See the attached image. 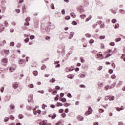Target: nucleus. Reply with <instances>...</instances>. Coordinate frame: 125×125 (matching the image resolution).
Here are the masks:
<instances>
[{"instance_id":"4c0bfd02","label":"nucleus","mask_w":125,"mask_h":125,"mask_svg":"<svg viewBox=\"0 0 125 125\" xmlns=\"http://www.w3.org/2000/svg\"><path fill=\"white\" fill-rule=\"evenodd\" d=\"M67 97H69V98H72V95H71V93H68L67 94Z\"/></svg>"},{"instance_id":"4468645a","label":"nucleus","mask_w":125,"mask_h":125,"mask_svg":"<svg viewBox=\"0 0 125 125\" xmlns=\"http://www.w3.org/2000/svg\"><path fill=\"white\" fill-rule=\"evenodd\" d=\"M13 87L15 89H16V88L18 87V85L16 83L13 84Z\"/></svg>"},{"instance_id":"7c9ffc66","label":"nucleus","mask_w":125,"mask_h":125,"mask_svg":"<svg viewBox=\"0 0 125 125\" xmlns=\"http://www.w3.org/2000/svg\"><path fill=\"white\" fill-rule=\"evenodd\" d=\"M55 82V79L52 78L50 80V83H54Z\"/></svg>"},{"instance_id":"6ab92c4d","label":"nucleus","mask_w":125,"mask_h":125,"mask_svg":"<svg viewBox=\"0 0 125 125\" xmlns=\"http://www.w3.org/2000/svg\"><path fill=\"white\" fill-rule=\"evenodd\" d=\"M67 78L68 79H70L71 80H72V79H73L74 76H72V75H69L67 76Z\"/></svg>"},{"instance_id":"e433bc0d","label":"nucleus","mask_w":125,"mask_h":125,"mask_svg":"<svg viewBox=\"0 0 125 125\" xmlns=\"http://www.w3.org/2000/svg\"><path fill=\"white\" fill-rule=\"evenodd\" d=\"M33 75H34V76H37V75H38V71H34L33 72Z\"/></svg>"},{"instance_id":"c03bdc74","label":"nucleus","mask_w":125,"mask_h":125,"mask_svg":"<svg viewBox=\"0 0 125 125\" xmlns=\"http://www.w3.org/2000/svg\"><path fill=\"white\" fill-rule=\"evenodd\" d=\"M63 112H64V109H60L59 110V113H63Z\"/></svg>"},{"instance_id":"72a5a7b5","label":"nucleus","mask_w":125,"mask_h":125,"mask_svg":"<svg viewBox=\"0 0 125 125\" xmlns=\"http://www.w3.org/2000/svg\"><path fill=\"white\" fill-rule=\"evenodd\" d=\"M58 97H59V95H57L55 98V101H57V100H58Z\"/></svg>"},{"instance_id":"8fccbe9b","label":"nucleus","mask_w":125,"mask_h":125,"mask_svg":"<svg viewBox=\"0 0 125 125\" xmlns=\"http://www.w3.org/2000/svg\"><path fill=\"white\" fill-rule=\"evenodd\" d=\"M109 44L111 46H114V45H115V43L114 42H111L109 43Z\"/></svg>"},{"instance_id":"bf43d9fd","label":"nucleus","mask_w":125,"mask_h":125,"mask_svg":"<svg viewBox=\"0 0 125 125\" xmlns=\"http://www.w3.org/2000/svg\"><path fill=\"white\" fill-rule=\"evenodd\" d=\"M77 22L76 21H72V25H77Z\"/></svg>"},{"instance_id":"1a4fd4ad","label":"nucleus","mask_w":125,"mask_h":125,"mask_svg":"<svg viewBox=\"0 0 125 125\" xmlns=\"http://www.w3.org/2000/svg\"><path fill=\"white\" fill-rule=\"evenodd\" d=\"M90 114H92L91 111L88 110L85 112V115H86V116H88V115H90Z\"/></svg>"},{"instance_id":"b1692460","label":"nucleus","mask_w":125,"mask_h":125,"mask_svg":"<svg viewBox=\"0 0 125 125\" xmlns=\"http://www.w3.org/2000/svg\"><path fill=\"white\" fill-rule=\"evenodd\" d=\"M30 39L29 38H27L26 39L24 40V42H28Z\"/></svg>"},{"instance_id":"393cba45","label":"nucleus","mask_w":125,"mask_h":125,"mask_svg":"<svg viewBox=\"0 0 125 125\" xmlns=\"http://www.w3.org/2000/svg\"><path fill=\"white\" fill-rule=\"evenodd\" d=\"M105 36L104 35V36H101L99 38L101 39V40H104V39H105Z\"/></svg>"},{"instance_id":"5fc2aeb1","label":"nucleus","mask_w":125,"mask_h":125,"mask_svg":"<svg viewBox=\"0 0 125 125\" xmlns=\"http://www.w3.org/2000/svg\"><path fill=\"white\" fill-rule=\"evenodd\" d=\"M113 69H109V74H113Z\"/></svg>"},{"instance_id":"2f4dec72","label":"nucleus","mask_w":125,"mask_h":125,"mask_svg":"<svg viewBox=\"0 0 125 125\" xmlns=\"http://www.w3.org/2000/svg\"><path fill=\"white\" fill-rule=\"evenodd\" d=\"M31 20V18L30 17H28L25 19L26 22H29L30 20Z\"/></svg>"},{"instance_id":"aec40b11","label":"nucleus","mask_w":125,"mask_h":125,"mask_svg":"<svg viewBox=\"0 0 125 125\" xmlns=\"http://www.w3.org/2000/svg\"><path fill=\"white\" fill-rule=\"evenodd\" d=\"M70 105H71V104H68V103H64L63 104V106H64V107H68V106H70Z\"/></svg>"},{"instance_id":"dca6fc26","label":"nucleus","mask_w":125,"mask_h":125,"mask_svg":"<svg viewBox=\"0 0 125 125\" xmlns=\"http://www.w3.org/2000/svg\"><path fill=\"white\" fill-rule=\"evenodd\" d=\"M6 42L5 40H3V42L0 41V45H2V44H4Z\"/></svg>"},{"instance_id":"a18cd8bd","label":"nucleus","mask_w":125,"mask_h":125,"mask_svg":"<svg viewBox=\"0 0 125 125\" xmlns=\"http://www.w3.org/2000/svg\"><path fill=\"white\" fill-rule=\"evenodd\" d=\"M62 118H65V117H66V113H63L62 114Z\"/></svg>"},{"instance_id":"0e129e2a","label":"nucleus","mask_w":125,"mask_h":125,"mask_svg":"<svg viewBox=\"0 0 125 125\" xmlns=\"http://www.w3.org/2000/svg\"><path fill=\"white\" fill-rule=\"evenodd\" d=\"M50 106L51 107V108H52L53 109H54V108H55V105L54 104H51L50 105Z\"/></svg>"},{"instance_id":"774afa93","label":"nucleus","mask_w":125,"mask_h":125,"mask_svg":"<svg viewBox=\"0 0 125 125\" xmlns=\"http://www.w3.org/2000/svg\"><path fill=\"white\" fill-rule=\"evenodd\" d=\"M80 86L81 87H83V88H85V85H83V84H81L80 85Z\"/></svg>"},{"instance_id":"f8f14e48","label":"nucleus","mask_w":125,"mask_h":125,"mask_svg":"<svg viewBox=\"0 0 125 125\" xmlns=\"http://www.w3.org/2000/svg\"><path fill=\"white\" fill-rule=\"evenodd\" d=\"M10 108L11 110H14L15 108V106L13 104H11L10 105Z\"/></svg>"},{"instance_id":"6e6d98bb","label":"nucleus","mask_w":125,"mask_h":125,"mask_svg":"<svg viewBox=\"0 0 125 125\" xmlns=\"http://www.w3.org/2000/svg\"><path fill=\"white\" fill-rule=\"evenodd\" d=\"M42 108L43 110H45V104H42Z\"/></svg>"},{"instance_id":"a878e982","label":"nucleus","mask_w":125,"mask_h":125,"mask_svg":"<svg viewBox=\"0 0 125 125\" xmlns=\"http://www.w3.org/2000/svg\"><path fill=\"white\" fill-rule=\"evenodd\" d=\"M4 25L5 27H8V23H7V21H4Z\"/></svg>"},{"instance_id":"052dcab7","label":"nucleus","mask_w":125,"mask_h":125,"mask_svg":"<svg viewBox=\"0 0 125 125\" xmlns=\"http://www.w3.org/2000/svg\"><path fill=\"white\" fill-rule=\"evenodd\" d=\"M80 77V78H84L85 77V75L81 74Z\"/></svg>"},{"instance_id":"f03ea898","label":"nucleus","mask_w":125,"mask_h":125,"mask_svg":"<svg viewBox=\"0 0 125 125\" xmlns=\"http://www.w3.org/2000/svg\"><path fill=\"white\" fill-rule=\"evenodd\" d=\"M1 63L2 65H4L5 66H6V64H7V59H2Z\"/></svg>"},{"instance_id":"79ce46f5","label":"nucleus","mask_w":125,"mask_h":125,"mask_svg":"<svg viewBox=\"0 0 125 125\" xmlns=\"http://www.w3.org/2000/svg\"><path fill=\"white\" fill-rule=\"evenodd\" d=\"M85 36L87 38H90V37H91V35L89 34H85Z\"/></svg>"},{"instance_id":"a19ab883","label":"nucleus","mask_w":125,"mask_h":125,"mask_svg":"<svg viewBox=\"0 0 125 125\" xmlns=\"http://www.w3.org/2000/svg\"><path fill=\"white\" fill-rule=\"evenodd\" d=\"M119 23L116 24L114 27L115 29H118V28H119Z\"/></svg>"},{"instance_id":"13d9d810","label":"nucleus","mask_w":125,"mask_h":125,"mask_svg":"<svg viewBox=\"0 0 125 125\" xmlns=\"http://www.w3.org/2000/svg\"><path fill=\"white\" fill-rule=\"evenodd\" d=\"M62 14H63V15H64L65 14V10L64 9H62Z\"/></svg>"},{"instance_id":"e2e57ef3","label":"nucleus","mask_w":125,"mask_h":125,"mask_svg":"<svg viewBox=\"0 0 125 125\" xmlns=\"http://www.w3.org/2000/svg\"><path fill=\"white\" fill-rule=\"evenodd\" d=\"M60 64H58L55 66V68H60Z\"/></svg>"},{"instance_id":"338daca9","label":"nucleus","mask_w":125,"mask_h":125,"mask_svg":"<svg viewBox=\"0 0 125 125\" xmlns=\"http://www.w3.org/2000/svg\"><path fill=\"white\" fill-rule=\"evenodd\" d=\"M62 123L61 121H59V122L57 123L56 124V125H61Z\"/></svg>"},{"instance_id":"20e7f679","label":"nucleus","mask_w":125,"mask_h":125,"mask_svg":"<svg viewBox=\"0 0 125 125\" xmlns=\"http://www.w3.org/2000/svg\"><path fill=\"white\" fill-rule=\"evenodd\" d=\"M79 11L80 12V13H83V12H84V9H83V7L82 6L79 7Z\"/></svg>"},{"instance_id":"4d7b16f0","label":"nucleus","mask_w":125,"mask_h":125,"mask_svg":"<svg viewBox=\"0 0 125 125\" xmlns=\"http://www.w3.org/2000/svg\"><path fill=\"white\" fill-rule=\"evenodd\" d=\"M111 79H116V75H112L111 76Z\"/></svg>"},{"instance_id":"ea45409f","label":"nucleus","mask_w":125,"mask_h":125,"mask_svg":"<svg viewBox=\"0 0 125 125\" xmlns=\"http://www.w3.org/2000/svg\"><path fill=\"white\" fill-rule=\"evenodd\" d=\"M1 92H3L4 91V87H1L0 88Z\"/></svg>"},{"instance_id":"37998d69","label":"nucleus","mask_w":125,"mask_h":125,"mask_svg":"<svg viewBox=\"0 0 125 125\" xmlns=\"http://www.w3.org/2000/svg\"><path fill=\"white\" fill-rule=\"evenodd\" d=\"M59 63H60V62L59 61H54V64L55 65H56V64H59Z\"/></svg>"},{"instance_id":"bb28decb","label":"nucleus","mask_w":125,"mask_h":125,"mask_svg":"<svg viewBox=\"0 0 125 125\" xmlns=\"http://www.w3.org/2000/svg\"><path fill=\"white\" fill-rule=\"evenodd\" d=\"M102 69H103V66H100L99 67H98V70L99 71H101V70H102Z\"/></svg>"},{"instance_id":"ddd939ff","label":"nucleus","mask_w":125,"mask_h":125,"mask_svg":"<svg viewBox=\"0 0 125 125\" xmlns=\"http://www.w3.org/2000/svg\"><path fill=\"white\" fill-rule=\"evenodd\" d=\"M119 12L120 13H122V14H125V10L124 9H120L119 10Z\"/></svg>"},{"instance_id":"6e6552de","label":"nucleus","mask_w":125,"mask_h":125,"mask_svg":"<svg viewBox=\"0 0 125 125\" xmlns=\"http://www.w3.org/2000/svg\"><path fill=\"white\" fill-rule=\"evenodd\" d=\"M34 27L35 28H39V21H37L36 22H34Z\"/></svg>"},{"instance_id":"680f3d73","label":"nucleus","mask_w":125,"mask_h":125,"mask_svg":"<svg viewBox=\"0 0 125 125\" xmlns=\"http://www.w3.org/2000/svg\"><path fill=\"white\" fill-rule=\"evenodd\" d=\"M94 42V41L92 39L90 40L89 43H93Z\"/></svg>"},{"instance_id":"412c9836","label":"nucleus","mask_w":125,"mask_h":125,"mask_svg":"<svg viewBox=\"0 0 125 125\" xmlns=\"http://www.w3.org/2000/svg\"><path fill=\"white\" fill-rule=\"evenodd\" d=\"M46 68V66L44 64H43L42 67H41V69L42 70H44Z\"/></svg>"},{"instance_id":"0eeeda50","label":"nucleus","mask_w":125,"mask_h":125,"mask_svg":"<svg viewBox=\"0 0 125 125\" xmlns=\"http://www.w3.org/2000/svg\"><path fill=\"white\" fill-rule=\"evenodd\" d=\"M3 31H4V27L2 24H0V33H1V32H3Z\"/></svg>"},{"instance_id":"49530a36","label":"nucleus","mask_w":125,"mask_h":125,"mask_svg":"<svg viewBox=\"0 0 125 125\" xmlns=\"http://www.w3.org/2000/svg\"><path fill=\"white\" fill-rule=\"evenodd\" d=\"M10 46H14V42H11L10 43Z\"/></svg>"},{"instance_id":"69168bd1","label":"nucleus","mask_w":125,"mask_h":125,"mask_svg":"<svg viewBox=\"0 0 125 125\" xmlns=\"http://www.w3.org/2000/svg\"><path fill=\"white\" fill-rule=\"evenodd\" d=\"M99 111L100 113H103V112H104V110L100 109Z\"/></svg>"},{"instance_id":"423d86ee","label":"nucleus","mask_w":125,"mask_h":125,"mask_svg":"<svg viewBox=\"0 0 125 125\" xmlns=\"http://www.w3.org/2000/svg\"><path fill=\"white\" fill-rule=\"evenodd\" d=\"M74 35H75V33L73 32H70L68 39H69V40H71V39H72V38L74 37Z\"/></svg>"},{"instance_id":"4be33fe9","label":"nucleus","mask_w":125,"mask_h":125,"mask_svg":"<svg viewBox=\"0 0 125 125\" xmlns=\"http://www.w3.org/2000/svg\"><path fill=\"white\" fill-rule=\"evenodd\" d=\"M121 41H122V39H121V38H117L115 40V42H121Z\"/></svg>"},{"instance_id":"473e14b6","label":"nucleus","mask_w":125,"mask_h":125,"mask_svg":"<svg viewBox=\"0 0 125 125\" xmlns=\"http://www.w3.org/2000/svg\"><path fill=\"white\" fill-rule=\"evenodd\" d=\"M66 20H69V19H71V17L69 16H67L65 17Z\"/></svg>"},{"instance_id":"603ef678","label":"nucleus","mask_w":125,"mask_h":125,"mask_svg":"<svg viewBox=\"0 0 125 125\" xmlns=\"http://www.w3.org/2000/svg\"><path fill=\"white\" fill-rule=\"evenodd\" d=\"M51 8L52 9H54V4L53 3L51 4Z\"/></svg>"},{"instance_id":"de8ad7c7","label":"nucleus","mask_w":125,"mask_h":125,"mask_svg":"<svg viewBox=\"0 0 125 125\" xmlns=\"http://www.w3.org/2000/svg\"><path fill=\"white\" fill-rule=\"evenodd\" d=\"M15 70V69H14V68H13V67H11L10 68V72H13Z\"/></svg>"},{"instance_id":"39448f33","label":"nucleus","mask_w":125,"mask_h":125,"mask_svg":"<svg viewBox=\"0 0 125 125\" xmlns=\"http://www.w3.org/2000/svg\"><path fill=\"white\" fill-rule=\"evenodd\" d=\"M83 117L81 116V115H78L77 117V120H78V121H83Z\"/></svg>"},{"instance_id":"c756f323","label":"nucleus","mask_w":125,"mask_h":125,"mask_svg":"<svg viewBox=\"0 0 125 125\" xmlns=\"http://www.w3.org/2000/svg\"><path fill=\"white\" fill-rule=\"evenodd\" d=\"M56 118V114L54 113L52 116V119L53 120V119H55Z\"/></svg>"},{"instance_id":"a211bd4d","label":"nucleus","mask_w":125,"mask_h":125,"mask_svg":"<svg viewBox=\"0 0 125 125\" xmlns=\"http://www.w3.org/2000/svg\"><path fill=\"white\" fill-rule=\"evenodd\" d=\"M46 125V123H45V122L44 121H42L40 123V125Z\"/></svg>"},{"instance_id":"864d4df0","label":"nucleus","mask_w":125,"mask_h":125,"mask_svg":"<svg viewBox=\"0 0 125 125\" xmlns=\"http://www.w3.org/2000/svg\"><path fill=\"white\" fill-rule=\"evenodd\" d=\"M9 99H10L9 97H6L5 100H6V101H9Z\"/></svg>"},{"instance_id":"cd10ccee","label":"nucleus","mask_w":125,"mask_h":125,"mask_svg":"<svg viewBox=\"0 0 125 125\" xmlns=\"http://www.w3.org/2000/svg\"><path fill=\"white\" fill-rule=\"evenodd\" d=\"M112 23H116L117 22V20L116 19H113L111 21Z\"/></svg>"},{"instance_id":"f257e3e1","label":"nucleus","mask_w":125,"mask_h":125,"mask_svg":"<svg viewBox=\"0 0 125 125\" xmlns=\"http://www.w3.org/2000/svg\"><path fill=\"white\" fill-rule=\"evenodd\" d=\"M25 63L26 62L23 59H21L19 61V64L20 65V66H24Z\"/></svg>"},{"instance_id":"c9c22d12","label":"nucleus","mask_w":125,"mask_h":125,"mask_svg":"<svg viewBox=\"0 0 125 125\" xmlns=\"http://www.w3.org/2000/svg\"><path fill=\"white\" fill-rule=\"evenodd\" d=\"M24 25H25V26H29V25H30V23H29V22L26 21V22L24 23Z\"/></svg>"},{"instance_id":"c85d7f7f","label":"nucleus","mask_w":125,"mask_h":125,"mask_svg":"<svg viewBox=\"0 0 125 125\" xmlns=\"http://www.w3.org/2000/svg\"><path fill=\"white\" fill-rule=\"evenodd\" d=\"M57 106L59 107V106H63V104L61 103H57Z\"/></svg>"},{"instance_id":"f704fd0d","label":"nucleus","mask_w":125,"mask_h":125,"mask_svg":"<svg viewBox=\"0 0 125 125\" xmlns=\"http://www.w3.org/2000/svg\"><path fill=\"white\" fill-rule=\"evenodd\" d=\"M92 16H90L89 18H87L86 20V21H89V20H90V19H91Z\"/></svg>"},{"instance_id":"58836bf2","label":"nucleus","mask_w":125,"mask_h":125,"mask_svg":"<svg viewBox=\"0 0 125 125\" xmlns=\"http://www.w3.org/2000/svg\"><path fill=\"white\" fill-rule=\"evenodd\" d=\"M9 120V118L8 117H6L4 119V122H8Z\"/></svg>"},{"instance_id":"5701e85b","label":"nucleus","mask_w":125,"mask_h":125,"mask_svg":"<svg viewBox=\"0 0 125 125\" xmlns=\"http://www.w3.org/2000/svg\"><path fill=\"white\" fill-rule=\"evenodd\" d=\"M18 117H19V119H23V118L24 117V116H23V115L22 114H19Z\"/></svg>"},{"instance_id":"9d476101","label":"nucleus","mask_w":125,"mask_h":125,"mask_svg":"<svg viewBox=\"0 0 125 125\" xmlns=\"http://www.w3.org/2000/svg\"><path fill=\"white\" fill-rule=\"evenodd\" d=\"M80 18H82V19H84V18H86V15L85 14L81 15H80Z\"/></svg>"},{"instance_id":"f3484780","label":"nucleus","mask_w":125,"mask_h":125,"mask_svg":"<svg viewBox=\"0 0 125 125\" xmlns=\"http://www.w3.org/2000/svg\"><path fill=\"white\" fill-rule=\"evenodd\" d=\"M115 100V97L114 96H112L109 98V101H112Z\"/></svg>"},{"instance_id":"2eb2a0df","label":"nucleus","mask_w":125,"mask_h":125,"mask_svg":"<svg viewBox=\"0 0 125 125\" xmlns=\"http://www.w3.org/2000/svg\"><path fill=\"white\" fill-rule=\"evenodd\" d=\"M60 101H62L64 103L67 101V100H66V98H62V100H60Z\"/></svg>"},{"instance_id":"9b49d317","label":"nucleus","mask_w":125,"mask_h":125,"mask_svg":"<svg viewBox=\"0 0 125 125\" xmlns=\"http://www.w3.org/2000/svg\"><path fill=\"white\" fill-rule=\"evenodd\" d=\"M122 84H123V81H119L117 84V87H119Z\"/></svg>"},{"instance_id":"3c124183","label":"nucleus","mask_w":125,"mask_h":125,"mask_svg":"<svg viewBox=\"0 0 125 125\" xmlns=\"http://www.w3.org/2000/svg\"><path fill=\"white\" fill-rule=\"evenodd\" d=\"M29 87H30V88H33V87H34V84H30L29 85Z\"/></svg>"},{"instance_id":"7ed1b4c3","label":"nucleus","mask_w":125,"mask_h":125,"mask_svg":"<svg viewBox=\"0 0 125 125\" xmlns=\"http://www.w3.org/2000/svg\"><path fill=\"white\" fill-rule=\"evenodd\" d=\"M48 28L51 29V30H54V29H55V25L51 24L49 27H47L46 28V31H47V29H48Z\"/></svg>"},{"instance_id":"09e8293b","label":"nucleus","mask_w":125,"mask_h":125,"mask_svg":"<svg viewBox=\"0 0 125 125\" xmlns=\"http://www.w3.org/2000/svg\"><path fill=\"white\" fill-rule=\"evenodd\" d=\"M30 40H34L35 39V36L31 35L30 37Z\"/></svg>"}]
</instances>
